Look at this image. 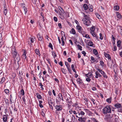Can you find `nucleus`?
Returning a JSON list of instances; mask_svg holds the SVG:
<instances>
[{
    "mask_svg": "<svg viewBox=\"0 0 122 122\" xmlns=\"http://www.w3.org/2000/svg\"><path fill=\"white\" fill-rule=\"evenodd\" d=\"M118 31L120 32V34L122 35V27H119L118 29Z\"/></svg>",
    "mask_w": 122,
    "mask_h": 122,
    "instance_id": "obj_23",
    "label": "nucleus"
},
{
    "mask_svg": "<svg viewBox=\"0 0 122 122\" xmlns=\"http://www.w3.org/2000/svg\"><path fill=\"white\" fill-rule=\"evenodd\" d=\"M96 15L97 16V18L98 19H100L101 18L100 16L97 14H96Z\"/></svg>",
    "mask_w": 122,
    "mask_h": 122,
    "instance_id": "obj_40",
    "label": "nucleus"
},
{
    "mask_svg": "<svg viewBox=\"0 0 122 122\" xmlns=\"http://www.w3.org/2000/svg\"><path fill=\"white\" fill-rule=\"evenodd\" d=\"M68 61L69 62H71V59L70 58H69L68 59Z\"/></svg>",
    "mask_w": 122,
    "mask_h": 122,
    "instance_id": "obj_60",
    "label": "nucleus"
},
{
    "mask_svg": "<svg viewBox=\"0 0 122 122\" xmlns=\"http://www.w3.org/2000/svg\"><path fill=\"white\" fill-rule=\"evenodd\" d=\"M5 78L4 77H3L1 79V81L0 82L1 83H3L5 81Z\"/></svg>",
    "mask_w": 122,
    "mask_h": 122,
    "instance_id": "obj_33",
    "label": "nucleus"
},
{
    "mask_svg": "<svg viewBox=\"0 0 122 122\" xmlns=\"http://www.w3.org/2000/svg\"><path fill=\"white\" fill-rule=\"evenodd\" d=\"M3 121L4 122H6L7 118V116L6 115H4L3 116Z\"/></svg>",
    "mask_w": 122,
    "mask_h": 122,
    "instance_id": "obj_12",
    "label": "nucleus"
},
{
    "mask_svg": "<svg viewBox=\"0 0 122 122\" xmlns=\"http://www.w3.org/2000/svg\"><path fill=\"white\" fill-rule=\"evenodd\" d=\"M90 30H91V33L92 35V34H93L94 33V30H92L91 29Z\"/></svg>",
    "mask_w": 122,
    "mask_h": 122,
    "instance_id": "obj_58",
    "label": "nucleus"
},
{
    "mask_svg": "<svg viewBox=\"0 0 122 122\" xmlns=\"http://www.w3.org/2000/svg\"><path fill=\"white\" fill-rule=\"evenodd\" d=\"M89 10L91 12H92L93 11V9L92 7H88V8Z\"/></svg>",
    "mask_w": 122,
    "mask_h": 122,
    "instance_id": "obj_50",
    "label": "nucleus"
},
{
    "mask_svg": "<svg viewBox=\"0 0 122 122\" xmlns=\"http://www.w3.org/2000/svg\"><path fill=\"white\" fill-rule=\"evenodd\" d=\"M57 110L56 112L57 113H58L57 111L61 110V106L60 105H56L55 106Z\"/></svg>",
    "mask_w": 122,
    "mask_h": 122,
    "instance_id": "obj_6",
    "label": "nucleus"
},
{
    "mask_svg": "<svg viewBox=\"0 0 122 122\" xmlns=\"http://www.w3.org/2000/svg\"><path fill=\"white\" fill-rule=\"evenodd\" d=\"M92 90L93 91H95L96 90V88L95 87H93L92 88Z\"/></svg>",
    "mask_w": 122,
    "mask_h": 122,
    "instance_id": "obj_64",
    "label": "nucleus"
},
{
    "mask_svg": "<svg viewBox=\"0 0 122 122\" xmlns=\"http://www.w3.org/2000/svg\"><path fill=\"white\" fill-rule=\"evenodd\" d=\"M112 38L113 40V41H115V38L113 36V35H112Z\"/></svg>",
    "mask_w": 122,
    "mask_h": 122,
    "instance_id": "obj_56",
    "label": "nucleus"
},
{
    "mask_svg": "<svg viewBox=\"0 0 122 122\" xmlns=\"http://www.w3.org/2000/svg\"><path fill=\"white\" fill-rule=\"evenodd\" d=\"M97 69L98 71H99L100 72L101 74H102V73H103V71L102 70H101V69L99 68H97Z\"/></svg>",
    "mask_w": 122,
    "mask_h": 122,
    "instance_id": "obj_43",
    "label": "nucleus"
},
{
    "mask_svg": "<svg viewBox=\"0 0 122 122\" xmlns=\"http://www.w3.org/2000/svg\"><path fill=\"white\" fill-rule=\"evenodd\" d=\"M116 13L117 14V17L119 19L121 18V15L118 12H116Z\"/></svg>",
    "mask_w": 122,
    "mask_h": 122,
    "instance_id": "obj_15",
    "label": "nucleus"
},
{
    "mask_svg": "<svg viewBox=\"0 0 122 122\" xmlns=\"http://www.w3.org/2000/svg\"><path fill=\"white\" fill-rule=\"evenodd\" d=\"M121 42L120 40H119L117 42V45L118 47H120L121 45Z\"/></svg>",
    "mask_w": 122,
    "mask_h": 122,
    "instance_id": "obj_27",
    "label": "nucleus"
},
{
    "mask_svg": "<svg viewBox=\"0 0 122 122\" xmlns=\"http://www.w3.org/2000/svg\"><path fill=\"white\" fill-rule=\"evenodd\" d=\"M71 31L72 32V33L73 34H76L75 31L73 28H72L71 29Z\"/></svg>",
    "mask_w": 122,
    "mask_h": 122,
    "instance_id": "obj_39",
    "label": "nucleus"
},
{
    "mask_svg": "<svg viewBox=\"0 0 122 122\" xmlns=\"http://www.w3.org/2000/svg\"><path fill=\"white\" fill-rule=\"evenodd\" d=\"M21 6L23 8H24V7H25V5L24 4H21Z\"/></svg>",
    "mask_w": 122,
    "mask_h": 122,
    "instance_id": "obj_53",
    "label": "nucleus"
},
{
    "mask_svg": "<svg viewBox=\"0 0 122 122\" xmlns=\"http://www.w3.org/2000/svg\"><path fill=\"white\" fill-rule=\"evenodd\" d=\"M92 76V74L91 73H89L88 74H86V76L88 78H90Z\"/></svg>",
    "mask_w": 122,
    "mask_h": 122,
    "instance_id": "obj_21",
    "label": "nucleus"
},
{
    "mask_svg": "<svg viewBox=\"0 0 122 122\" xmlns=\"http://www.w3.org/2000/svg\"><path fill=\"white\" fill-rule=\"evenodd\" d=\"M89 78H87L86 79V81L88 82H90L91 81V79Z\"/></svg>",
    "mask_w": 122,
    "mask_h": 122,
    "instance_id": "obj_55",
    "label": "nucleus"
},
{
    "mask_svg": "<svg viewBox=\"0 0 122 122\" xmlns=\"http://www.w3.org/2000/svg\"><path fill=\"white\" fill-rule=\"evenodd\" d=\"M86 119L85 117H79L78 120L81 122H85Z\"/></svg>",
    "mask_w": 122,
    "mask_h": 122,
    "instance_id": "obj_7",
    "label": "nucleus"
},
{
    "mask_svg": "<svg viewBox=\"0 0 122 122\" xmlns=\"http://www.w3.org/2000/svg\"><path fill=\"white\" fill-rule=\"evenodd\" d=\"M4 13L5 15H6V14L7 13L8 10L6 8V7H5V6H4Z\"/></svg>",
    "mask_w": 122,
    "mask_h": 122,
    "instance_id": "obj_17",
    "label": "nucleus"
},
{
    "mask_svg": "<svg viewBox=\"0 0 122 122\" xmlns=\"http://www.w3.org/2000/svg\"><path fill=\"white\" fill-rule=\"evenodd\" d=\"M64 39L63 38V36H62L61 37V41L62 42V45L63 46L65 44V42L64 41Z\"/></svg>",
    "mask_w": 122,
    "mask_h": 122,
    "instance_id": "obj_34",
    "label": "nucleus"
},
{
    "mask_svg": "<svg viewBox=\"0 0 122 122\" xmlns=\"http://www.w3.org/2000/svg\"><path fill=\"white\" fill-rule=\"evenodd\" d=\"M14 50H12V51H13L12 53V55L13 57L14 58V60L15 62H19L20 60V56L19 54H18L16 52V50L15 49V48L14 47Z\"/></svg>",
    "mask_w": 122,
    "mask_h": 122,
    "instance_id": "obj_1",
    "label": "nucleus"
},
{
    "mask_svg": "<svg viewBox=\"0 0 122 122\" xmlns=\"http://www.w3.org/2000/svg\"><path fill=\"white\" fill-rule=\"evenodd\" d=\"M36 95L37 96V97L39 99H41V96L38 93L36 94Z\"/></svg>",
    "mask_w": 122,
    "mask_h": 122,
    "instance_id": "obj_32",
    "label": "nucleus"
},
{
    "mask_svg": "<svg viewBox=\"0 0 122 122\" xmlns=\"http://www.w3.org/2000/svg\"><path fill=\"white\" fill-rule=\"evenodd\" d=\"M52 55L53 56V57L55 58L56 56V55L54 51L52 52Z\"/></svg>",
    "mask_w": 122,
    "mask_h": 122,
    "instance_id": "obj_42",
    "label": "nucleus"
},
{
    "mask_svg": "<svg viewBox=\"0 0 122 122\" xmlns=\"http://www.w3.org/2000/svg\"><path fill=\"white\" fill-rule=\"evenodd\" d=\"M115 115V117H116L115 118L114 122H119L118 120V117L116 116L115 115Z\"/></svg>",
    "mask_w": 122,
    "mask_h": 122,
    "instance_id": "obj_24",
    "label": "nucleus"
},
{
    "mask_svg": "<svg viewBox=\"0 0 122 122\" xmlns=\"http://www.w3.org/2000/svg\"><path fill=\"white\" fill-rule=\"evenodd\" d=\"M91 100L93 102V103L94 104H95L96 103L94 102L95 100L93 98H92L91 99Z\"/></svg>",
    "mask_w": 122,
    "mask_h": 122,
    "instance_id": "obj_62",
    "label": "nucleus"
},
{
    "mask_svg": "<svg viewBox=\"0 0 122 122\" xmlns=\"http://www.w3.org/2000/svg\"><path fill=\"white\" fill-rule=\"evenodd\" d=\"M112 98L110 97L109 98H107L106 100L107 102L108 103H110L111 102Z\"/></svg>",
    "mask_w": 122,
    "mask_h": 122,
    "instance_id": "obj_22",
    "label": "nucleus"
},
{
    "mask_svg": "<svg viewBox=\"0 0 122 122\" xmlns=\"http://www.w3.org/2000/svg\"><path fill=\"white\" fill-rule=\"evenodd\" d=\"M2 35L1 33H0V40H1L2 39Z\"/></svg>",
    "mask_w": 122,
    "mask_h": 122,
    "instance_id": "obj_61",
    "label": "nucleus"
},
{
    "mask_svg": "<svg viewBox=\"0 0 122 122\" xmlns=\"http://www.w3.org/2000/svg\"><path fill=\"white\" fill-rule=\"evenodd\" d=\"M117 50V48L116 46H114V49L113 50V51H116Z\"/></svg>",
    "mask_w": 122,
    "mask_h": 122,
    "instance_id": "obj_51",
    "label": "nucleus"
},
{
    "mask_svg": "<svg viewBox=\"0 0 122 122\" xmlns=\"http://www.w3.org/2000/svg\"><path fill=\"white\" fill-rule=\"evenodd\" d=\"M71 68L72 69H75L74 68V64H72L71 65Z\"/></svg>",
    "mask_w": 122,
    "mask_h": 122,
    "instance_id": "obj_63",
    "label": "nucleus"
},
{
    "mask_svg": "<svg viewBox=\"0 0 122 122\" xmlns=\"http://www.w3.org/2000/svg\"><path fill=\"white\" fill-rule=\"evenodd\" d=\"M49 47L51 48V49H53L52 46L51 44V43H50L49 44Z\"/></svg>",
    "mask_w": 122,
    "mask_h": 122,
    "instance_id": "obj_38",
    "label": "nucleus"
},
{
    "mask_svg": "<svg viewBox=\"0 0 122 122\" xmlns=\"http://www.w3.org/2000/svg\"><path fill=\"white\" fill-rule=\"evenodd\" d=\"M35 52L37 55H39L40 54V52L39 50L36 49L35 50Z\"/></svg>",
    "mask_w": 122,
    "mask_h": 122,
    "instance_id": "obj_30",
    "label": "nucleus"
},
{
    "mask_svg": "<svg viewBox=\"0 0 122 122\" xmlns=\"http://www.w3.org/2000/svg\"><path fill=\"white\" fill-rule=\"evenodd\" d=\"M111 106L110 105H107L102 110V112L104 115L111 113L112 112Z\"/></svg>",
    "mask_w": 122,
    "mask_h": 122,
    "instance_id": "obj_2",
    "label": "nucleus"
},
{
    "mask_svg": "<svg viewBox=\"0 0 122 122\" xmlns=\"http://www.w3.org/2000/svg\"><path fill=\"white\" fill-rule=\"evenodd\" d=\"M37 37L38 38L39 40L40 41H42L43 38L42 36H40V35L39 34H38Z\"/></svg>",
    "mask_w": 122,
    "mask_h": 122,
    "instance_id": "obj_16",
    "label": "nucleus"
},
{
    "mask_svg": "<svg viewBox=\"0 0 122 122\" xmlns=\"http://www.w3.org/2000/svg\"><path fill=\"white\" fill-rule=\"evenodd\" d=\"M60 94L61 95V94L59 93V95H58V97H57L56 99V101L57 102H60L61 101V98L60 96Z\"/></svg>",
    "mask_w": 122,
    "mask_h": 122,
    "instance_id": "obj_20",
    "label": "nucleus"
},
{
    "mask_svg": "<svg viewBox=\"0 0 122 122\" xmlns=\"http://www.w3.org/2000/svg\"><path fill=\"white\" fill-rule=\"evenodd\" d=\"M107 116H109V117H110L111 118H112L113 116V114H112V115L110 114H106Z\"/></svg>",
    "mask_w": 122,
    "mask_h": 122,
    "instance_id": "obj_46",
    "label": "nucleus"
},
{
    "mask_svg": "<svg viewBox=\"0 0 122 122\" xmlns=\"http://www.w3.org/2000/svg\"><path fill=\"white\" fill-rule=\"evenodd\" d=\"M24 10V13L25 14H26V12H27V10L26 7H24V8H23Z\"/></svg>",
    "mask_w": 122,
    "mask_h": 122,
    "instance_id": "obj_37",
    "label": "nucleus"
},
{
    "mask_svg": "<svg viewBox=\"0 0 122 122\" xmlns=\"http://www.w3.org/2000/svg\"><path fill=\"white\" fill-rule=\"evenodd\" d=\"M96 76L95 77L96 78H97L99 77H101L102 75L99 73L97 71L95 72Z\"/></svg>",
    "mask_w": 122,
    "mask_h": 122,
    "instance_id": "obj_9",
    "label": "nucleus"
},
{
    "mask_svg": "<svg viewBox=\"0 0 122 122\" xmlns=\"http://www.w3.org/2000/svg\"><path fill=\"white\" fill-rule=\"evenodd\" d=\"M102 74H101L104 77L107 78V76L106 74L104 72H103V73H102Z\"/></svg>",
    "mask_w": 122,
    "mask_h": 122,
    "instance_id": "obj_31",
    "label": "nucleus"
},
{
    "mask_svg": "<svg viewBox=\"0 0 122 122\" xmlns=\"http://www.w3.org/2000/svg\"><path fill=\"white\" fill-rule=\"evenodd\" d=\"M118 112L122 113V107H121L118 110Z\"/></svg>",
    "mask_w": 122,
    "mask_h": 122,
    "instance_id": "obj_47",
    "label": "nucleus"
},
{
    "mask_svg": "<svg viewBox=\"0 0 122 122\" xmlns=\"http://www.w3.org/2000/svg\"><path fill=\"white\" fill-rule=\"evenodd\" d=\"M81 53L82 54H83L84 56H86V53L84 51H82Z\"/></svg>",
    "mask_w": 122,
    "mask_h": 122,
    "instance_id": "obj_48",
    "label": "nucleus"
},
{
    "mask_svg": "<svg viewBox=\"0 0 122 122\" xmlns=\"http://www.w3.org/2000/svg\"><path fill=\"white\" fill-rule=\"evenodd\" d=\"M99 35L100 36V39L101 40H102L103 39V37L102 36V34L100 33Z\"/></svg>",
    "mask_w": 122,
    "mask_h": 122,
    "instance_id": "obj_52",
    "label": "nucleus"
},
{
    "mask_svg": "<svg viewBox=\"0 0 122 122\" xmlns=\"http://www.w3.org/2000/svg\"><path fill=\"white\" fill-rule=\"evenodd\" d=\"M76 117H77L78 118L80 117H82V116L79 113H76Z\"/></svg>",
    "mask_w": 122,
    "mask_h": 122,
    "instance_id": "obj_25",
    "label": "nucleus"
},
{
    "mask_svg": "<svg viewBox=\"0 0 122 122\" xmlns=\"http://www.w3.org/2000/svg\"><path fill=\"white\" fill-rule=\"evenodd\" d=\"M35 37H30L29 38L28 40L29 41H30L31 42V43L33 42L34 41H35Z\"/></svg>",
    "mask_w": 122,
    "mask_h": 122,
    "instance_id": "obj_13",
    "label": "nucleus"
},
{
    "mask_svg": "<svg viewBox=\"0 0 122 122\" xmlns=\"http://www.w3.org/2000/svg\"><path fill=\"white\" fill-rule=\"evenodd\" d=\"M104 55L105 57L108 58V59H111V57L108 54L105 53L104 54Z\"/></svg>",
    "mask_w": 122,
    "mask_h": 122,
    "instance_id": "obj_14",
    "label": "nucleus"
},
{
    "mask_svg": "<svg viewBox=\"0 0 122 122\" xmlns=\"http://www.w3.org/2000/svg\"><path fill=\"white\" fill-rule=\"evenodd\" d=\"M67 69H68V71L69 72V73H70L71 74V68H69V67L68 66V67L67 66Z\"/></svg>",
    "mask_w": 122,
    "mask_h": 122,
    "instance_id": "obj_41",
    "label": "nucleus"
},
{
    "mask_svg": "<svg viewBox=\"0 0 122 122\" xmlns=\"http://www.w3.org/2000/svg\"><path fill=\"white\" fill-rule=\"evenodd\" d=\"M88 45L90 46H92L93 44L92 42L90 41L88 43Z\"/></svg>",
    "mask_w": 122,
    "mask_h": 122,
    "instance_id": "obj_28",
    "label": "nucleus"
},
{
    "mask_svg": "<svg viewBox=\"0 0 122 122\" xmlns=\"http://www.w3.org/2000/svg\"><path fill=\"white\" fill-rule=\"evenodd\" d=\"M25 51H24V53L22 55V57L23 59H25L26 58V54L25 53Z\"/></svg>",
    "mask_w": 122,
    "mask_h": 122,
    "instance_id": "obj_26",
    "label": "nucleus"
},
{
    "mask_svg": "<svg viewBox=\"0 0 122 122\" xmlns=\"http://www.w3.org/2000/svg\"><path fill=\"white\" fill-rule=\"evenodd\" d=\"M100 65L102 66H103L104 65V62L102 61H100Z\"/></svg>",
    "mask_w": 122,
    "mask_h": 122,
    "instance_id": "obj_44",
    "label": "nucleus"
},
{
    "mask_svg": "<svg viewBox=\"0 0 122 122\" xmlns=\"http://www.w3.org/2000/svg\"><path fill=\"white\" fill-rule=\"evenodd\" d=\"M54 19L55 21H57V18L56 17H54Z\"/></svg>",
    "mask_w": 122,
    "mask_h": 122,
    "instance_id": "obj_57",
    "label": "nucleus"
},
{
    "mask_svg": "<svg viewBox=\"0 0 122 122\" xmlns=\"http://www.w3.org/2000/svg\"><path fill=\"white\" fill-rule=\"evenodd\" d=\"M87 5L86 4H84L83 6V8L85 10H86L88 8Z\"/></svg>",
    "mask_w": 122,
    "mask_h": 122,
    "instance_id": "obj_19",
    "label": "nucleus"
},
{
    "mask_svg": "<svg viewBox=\"0 0 122 122\" xmlns=\"http://www.w3.org/2000/svg\"><path fill=\"white\" fill-rule=\"evenodd\" d=\"M77 81L80 84L83 85L84 84L82 80L80 78H79L77 79Z\"/></svg>",
    "mask_w": 122,
    "mask_h": 122,
    "instance_id": "obj_8",
    "label": "nucleus"
},
{
    "mask_svg": "<svg viewBox=\"0 0 122 122\" xmlns=\"http://www.w3.org/2000/svg\"><path fill=\"white\" fill-rule=\"evenodd\" d=\"M21 94L22 95H24V90L23 89H22L21 91Z\"/></svg>",
    "mask_w": 122,
    "mask_h": 122,
    "instance_id": "obj_49",
    "label": "nucleus"
},
{
    "mask_svg": "<svg viewBox=\"0 0 122 122\" xmlns=\"http://www.w3.org/2000/svg\"><path fill=\"white\" fill-rule=\"evenodd\" d=\"M119 9V7L118 5H115L114 7V9L115 10L118 11Z\"/></svg>",
    "mask_w": 122,
    "mask_h": 122,
    "instance_id": "obj_18",
    "label": "nucleus"
},
{
    "mask_svg": "<svg viewBox=\"0 0 122 122\" xmlns=\"http://www.w3.org/2000/svg\"><path fill=\"white\" fill-rule=\"evenodd\" d=\"M77 46L78 49L80 50L81 51L82 50V47H81V46H80L79 45H77Z\"/></svg>",
    "mask_w": 122,
    "mask_h": 122,
    "instance_id": "obj_35",
    "label": "nucleus"
},
{
    "mask_svg": "<svg viewBox=\"0 0 122 122\" xmlns=\"http://www.w3.org/2000/svg\"><path fill=\"white\" fill-rule=\"evenodd\" d=\"M75 22L76 23L77 25V26L79 25V23L78 22V21L76 20L75 21Z\"/></svg>",
    "mask_w": 122,
    "mask_h": 122,
    "instance_id": "obj_59",
    "label": "nucleus"
},
{
    "mask_svg": "<svg viewBox=\"0 0 122 122\" xmlns=\"http://www.w3.org/2000/svg\"><path fill=\"white\" fill-rule=\"evenodd\" d=\"M88 16L89 15H85L84 16V17L85 18H83L82 19V21H83L84 20H87L88 19H89V20L90 19V18Z\"/></svg>",
    "mask_w": 122,
    "mask_h": 122,
    "instance_id": "obj_10",
    "label": "nucleus"
},
{
    "mask_svg": "<svg viewBox=\"0 0 122 122\" xmlns=\"http://www.w3.org/2000/svg\"><path fill=\"white\" fill-rule=\"evenodd\" d=\"M111 118L110 117H109L107 115H106L104 117V119L105 121L107 122L110 121Z\"/></svg>",
    "mask_w": 122,
    "mask_h": 122,
    "instance_id": "obj_5",
    "label": "nucleus"
},
{
    "mask_svg": "<svg viewBox=\"0 0 122 122\" xmlns=\"http://www.w3.org/2000/svg\"><path fill=\"white\" fill-rule=\"evenodd\" d=\"M76 28L78 30V31L83 36L86 33L82 29V27L79 25H78L76 26Z\"/></svg>",
    "mask_w": 122,
    "mask_h": 122,
    "instance_id": "obj_3",
    "label": "nucleus"
},
{
    "mask_svg": "<svg viewBox=\"0 0 122 122\" xmlns=\"http://www.w3.org/2000/svg\"><path fill=\"white\" fill-rule=\"evenodd\" d=\"M93 52L94 54L95 55H97L98 54L97 51L95 49H94L93 50Z\"/></svg>",
    "mask_w": 122,
    "mask_h": 122,
    "instance_id": "obj_29",
    "label": "nucleus"
},
{
    "mask_svg": "<svg viewBox=\"0 0 122 122\" xmlns=\"http://www.w3.org/2000/svg\"><path fill=\"white\" fill-rule=\"evenodd\" d=\"M117 108H121L122 105L120 103H117L114 105Z\"/></svg>",
    "mask_w": 122,
    "mask_h": 122,
    "instance_id": "obj_11",
    "label": "nucleus"
},
{
    "mask_svg": "<svg viewBox=\"0 0 122 122\" xmlns=\"http://www.w3.org/2000/svg\"><path fill=\"white\" fill-rule=\"evenodd\" d=\"M83 37H85L86 38H88L89 39H90V37H89V36L88 34H86V35H84Z\"/></svg>",
    "mask_w": 122,
    "mask_h": 122,
    "instance_id": "obj_36",
    "label": "nucleus"
},
{
    "mask_svg": "<svg viewBox=\"0 0 122 122\" xmlns=\"http://www.w3.org/2000/svg\"><path fill=\"white\" fill-rule=\"evenodd\" d=\"M80 114L82 116V115H84L85 114L84 112H83L82 111H81L80 112Z\"/></svg>",
    "mask_w": 122,
    "mask_h": 122,
    "instance_id": "obj_54",
    "label": "nucleus"
},
{
    "mask_svg": "<svg viewBox=\"0 0 122 122\" xmlns=\"http://www.w3.org/2000/svg\"><path fill=\"white\" fill-rule=\"evenodd\" d=\"M83 23L86 25L87 26H89L91 24V22L90 21V19H88L86 20L83 21Z\"/></svg>",
    "mask_w": 122,
    "mask_h": 122,
    "instance_id": "obj_4",
    "label": "nucleus"
},
{
    "mask_svg": "<svg viewBox=\"0 0 122 122\" xmlns=\"http://www.w3.org/2000/svg\"><path fill=\"white\" fill-rule=\"evenodd\" d=\"M5 92L7 94L9 93V90L8 89H6L5 90Z\"/></svg>",
    "mask_w": 122,
    "mask_h": 122,
    "instance_id": "obj_45",
    "label": "nucleus"
}]
</instances>
